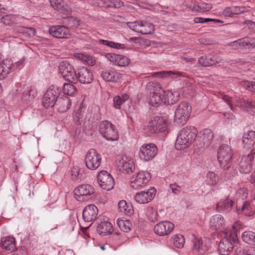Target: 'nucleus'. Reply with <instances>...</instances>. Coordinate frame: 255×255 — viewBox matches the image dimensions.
<instances>
[{
	"label": "nucleus",
	"mask_w": 255,
	"mask_h": 255,
	"mask_svg": "<svg viewBox=\"0 0 255 255\" xmlns=\"http://www.w3.org/2000/svg\"><path fill=\"white\" fill-rule=\"evenodd\" d=\"M233 155V150L228 145L222 144L219 147L218 159L220 166L224 170L223 174L228 179H231L237 173L236 170L231 166Z\"/></svg>",
	"instance_id": "nucleus-1"
},
{
	"label": "nucleus",
	"mask_w": 255,
	"mask_h": 255,
	"mask_svg": "<svg viewBox=\"0 0 255 255\" xmlns=\"http://www.w3.org/2000/svg\"><path fill=\"white\" fill-rule=\"evenodd\" d=\"M197 130L194 127H186L179 132L175 143L177 149H184L195 140L197 135Z\"/></svg>",
	"instance_id": "nucleus-2"
},
{
	"label": "nucleus",
	"mask_w": 255,
	"mask_h": 255,
	"mask_svg": "<svg viewBox=\"0 0 255 255\" xmlns=\"http://www.w3.org/2000/svg\"><path fill=\"white\" fill-rule=\"evenodd\" d=\"M146 88L150 92L149 103L150 105L158 107L165 104V101L164 100L165 91L161 88L159 84L149 82L147 84Z\"/></svg>",
	"instance_id": "nucleus-3"
},
{
	"label": "nucleus",
	"mask_w": 255,
	"mask_h": 255,
	"mask_svg": "<svg viewBox=\"0 0 255 255\" xmlns=\"http://www.w3.org/2000/svg\"><path fill=\"white\" fill-rule=\"evenodd\" d=\"M191 109V106L187 103H180L175 111V122L179 125H184L190 116Z\"/></svg>",
	"instance_id": "nucleus-4"
},
{
	"label": "nucleus",
	"mask_w": 255,
	"mask_h": 255,
	"mask_svg": "<svg viewBox=\"0 0 255 255\" xmlns=\"http://www.w3.org/2000/svg\"><path fill=\"white\" fill-rule=\"evenodd\" d=\"M59 71L63 78L72 84L78 82V76L73 66L68 61H63L60 63Z\"/></svg>",
	"instance_id": "nucleus-5"
},
{
	"label": "nucleus",
	"mask_w": 255,
	"mask_h": 255,
	"mask_svg": "<svg viewBox=\"0 0 255 255\" xmlns=\"http://www.w3.org/2000/svg\"><path fill=\"white\" fill-rule=\"evenodd\" d=\"M169 122L164 117L156 116L148 123V128L151 133L163 132L167 130Z\"/></svg>",
	"instance_id": "nucleus-6"
},
{
	"label": "nucleus",
	"mask_w": 255,
	"mask_h": 255,
	"mask_svg": "<svg viewBox=\"0 0 255 255\" xmlns=\"http://www.w3.org/2000/svg\"><path fill=\"white\" fill-rule=\"evenodd\" d=\"M61 92V87L56 85H51L44 95L42 104L44 107H53Z\"/></svg>",
	"instance_id": "nucleus-7"
},
{
	"label": "nucleus",
	"mask_w": 255,
	"mask_h": 255,
	"mask_svg": "<svg viewBox=\"0 0 255 255\" xmlns=\"http://www.w3.org/2000/svg\"><path fill=\"white\" fill-rule=\"evenodd\" d=\"M99 132L108 140L114 141L119 138V134L115 126L108 121H104L100 123Z\"/></svg>",
	"instance_id": "nucleus-8"
},
{
	"label": "nucleus",
	"mask_w": 255,
	"mask_h": 255,
	"mask_svg": "<svg viewBox=\"0 0 255 255\" xmlns=\"http://www.w3.org/2000/svg\"><path fill=\"white\" fill-rule=\"evenodd\" d=\"M74 192L76 200L84 202L92 198V195L94 193V189L89 184H82L76 188Z\"/></svg>",
	"instance_id": "nucleus-9"
},
{
	"label": "nucleus",
	"mask_w": 255,
	"mask_h": 255,
	"mask_svg": "<svg viewBox=\"0 0 255 255\" xmlns=\"http://www.w3.org/2000/svg\"><path fill=\"white\" fill-rule=\"evenodd\" d=\"M102 157L95 149H91L86 153L85 162L88 168L91 170L97 169L101 163Z\"/></svg>",
	"instance_id": "nucleus-10"
},
{
	"label": "nucleus",
	"mask_w": 255,
	"mask_h": 255,
	"mask_svg": "<svg viewBox=\"0 0 255 255\" xmlns=\"http://www.w3.org/2000/svg\"><path fill=\"white\" fill-rule=\"evenodd\" d=\"M151 178L148 172L140 171L131 178L130 186L135 190H138L146 185Z\"/></svg>",
	"instance_id": "nucleus-11"
},
{
	"label": "nucleus",
	"mask_w": 255,
	"mask_h": 255,
	"mask_svg": "<svg viewBox=\"0 0 255 255\" xmlns=\"http://www.w3.org/2000/svg\"><path fill=\"white\" fill-rule=\"evenodd\" d=\"M97 180L99 185L103 189L109 191L114 188V178L107 171H101L97 176Z\"/></svg>",
	"instance_id": "nucleus-12"
},
{
	"label": "nucleus",
	"mask_w": 255,
	"mask_h": 255,
	"mask_svg": "<svg viewBox=\"0 0 255 255\" xmlns=\"http://www.w3.org/2000/svg\"><path fill=\"white\" fill-rule=\"evenodd\" d=\"M116 162L119 170L125 174H130L133 172V169H134L133 161L126 156H118Z\"/></svg>",
	"instance_id": "nucleus-13"
},
{
	"label": "nucleus",
	"mask_w": 255,
	"mask_h": 255,
	"mask_svg": "<svg viewBox=\"0 0 255 255\" xmlns=\"http://www.w3.org/2000/svg\"><path fill=\"white\" fill-rule=\"evenodd\" d=\"M157 149L153 143L143 144L140 148L139 155L140 158L145 161L152 159L157 154Z\"/></svg>",
	"instance_id": "nucleus-14"
},
{
	"label": "nucleus",
	"mask_w": 255,
	"mask_h": 255,
	"mask_svg": "<svg viewBox=\"0 0 255 255\" xmlns=\"http://www.w3.org/2000/svg\"><path fill=\"white\" fill-rule=\"evenodd\" d=\"M254 154H255V147L252 149L251 153L247 156L245 155L242 157L239 164V169L241 172L247 174L252 171Z\"/></svg>",
	"instance_id": "nucleus-15"
},
{
	"label": "nucleus",
	"mask_w": 255,
	"mask_h": 255,
	"mask_svg": "<svg viewBox=\"0 0 255 255\" xmlns=\"http://www.w3.org/2000/svg\"><path fill=\"white\" fill-rule=\"evenodd\" d=\"M156 193V189L152 187L146 191H141L136 193L134 196L135 200L139 204L147 203L151 201Z\"/></svg>",
	"instance_id": "nucleus-16"
},
{
	"label": "nucleus",
	"mask_w": 255,
	"mask_h": 255,
	"mask_svg": "<svg viewBox=\"0 0 255 255\" xmlns=\"http://www.w3.org/2000/svg\"><path fill=\"white\" fill-rule=\"evenodd\" d=\"M229 45L237 48L239 47L254 48L255 47V38L245 37L230 42Z\"/></svg>",
	"instance_id": "nucleus-17"
},
{
	"label": "nucleus",
	"mask_w": 255,
	"mask_h": 255,
	"mask_svg": "<svg viewBox=\"0 0 255 255\" xmlns=\"http://www.w3.org/2000/svg\"><path fill=\"white\" fill-rule=\"evenodd\" d=\"M174 224L168 221L161 222L154 227L155 233L159 236L169 234L174 229Z\"/></svg>",
	"instance_id": "nucleus-18"
},
{
	"label": "nucleus",
	"mask_w": 255,
	"mask_h": 255,
	"mask_svg": "<svg viewBox=\"0 0 255 255\" xmlns=\"http://www.w3.org/2000/svg\"><path fill=\"white\" fill-rule=\"evenodd\" d=\"M49 33L53 36L58 38H68L70 35L68 28L63 25L51 27L49 29Z\"/></svg>",
	"instance_id": "nucleus-19"
},
{
	"label": "nucleus",
	"mask_w": 255,
	"mask_h": 255,
	"mask_svg": "<svg viewBox=\"0 0 255 255\" xmlns=\"http://www.w3.org/2000/svg\"><path fill=\"white\" fill-rule=\"evenodd\" d=\"M97 207L93 204L87 206L83 211V218L85 222H91L95 220L98 214Z\"/></svg>",
	"instance_id": "nucleus-20"
},
{
	"label": "nucleus",
	"mask_w": 255,
	"mask_h": 255,
	"mask_svg": "<svg viewBox=\"0 0 255 255\" xmlns=\"http://www.w3.org/2000/svg\"><path fill=\"white\" fill-rule=\"evenodd\" d=\"M220 57L212 54L202 56L198 59V63L204 67H209L221 62Z\"/></svg>",
	"instance_id": "nucleus-21"
},
{
	"label": "nucleus",
	"mask_w": 255,
	"mask_h": 255,
	"mask_svg": "<svg viewBox=\"0 0 255 255\" xmlns=\"http://www.w3.org/2000/svg\"><path fill=\"white\" fill-rule=\"evenodd\" d=\"M86 84H90L93 81L92 72L87 68L83 67L79 70L78 82Z\"/></svg>",
	"instance_id": "nucleus-22"
},
{
	"label": "nucleus",
	"mask_w": 255,
	"mask_h": 255,
	"mask_svg": "<svg viewBox=\"0 0 255 255\" xmlns=\"http://www.w3.org/2000/svg\"><path fill=\"white\" fill-rule=\"evenodd\" d=\"M213 132L210 129H205L203 131L202 135L199 139L202 142L199 144V147L205 148L208 147L213 138Z\"/></svg>",
	"instance_id": "nucleus-23"
},
{
	"label": "nucleus",
	"mask_w": 255,
	"mask_h": 255,
	"mask_svg": "<svg viewBox=\"0 0 255 255\" xmlns=\"http://www.w3.org/2000/svg\"><path fill=\"white\" fill-rule=\"evenodd\" d=\"M12 62L10 59H5L0 62V80L5 78L9 73Z\"/></svg>",
	"instance_id": "nucleus-24"
},
{
	"label": "nucleus",
	"mask_w": 255,
	"mask_h": 255,
	"mask_svg": "<svg viewBox=\"0 0 255 255\" xmlns=\"http://www.w3.org/2000/svg\"><path fill=\"white\" fill-rule=\"evenodd\" d=\"M210 224L213 230H221L225 225L224 218L220 215H215L210 220Z\"/></svg>",
	"instance_id": "nucleus-25"
},
{
	"label": "nucleus",
	"mask_w": 255,
	"mask_h": 255,
	"mask_svg": "<svg viewBox=\"0 0 255 255\" xmlns=\"http://www.w3.org/2000/svg\"><path fill=\"white\" fill-rule=\"evenodd\" d=\"M234 246L227 239H223L219 243L218 250L221 255H228Z\"/></svg>",
	"instance_id": "nucleus-26"
},
{
	"label": "nucleus",
	"mask_w": 255,
	"mask_h": 255,
	"mask_svg": "<svg viewBox=\"0 0 255 255\" xmlns=\"http://www.w3.org/2000/svg\"><path fill=\"white\" fill-rule=\"evenodd\" d=\"M98 233L102 236H106L113 232L112 224L109 222H103L99 224L97 228Z\"/></svg>",
	"instance_id": "nucleus-27"
},
{
	"label": "nucleus",
	"mask_w": 255,
	"mask_h": 255,
	"mask_svg": "<svg viewBox=\"0 0 255 255\" xmlns=\"http://www.w3.org/2000/svg\"><path fill=\"white\" fill-rule=\"evenodd\" d=\"M101 76L105 81L108 82H115L122 78L121 74L108 70L102 71Z\"/></svg>",
	"instance_id": "nucleus-28"
},
{
	"label": "nucleus",
	"mask_w": 255,
	"mask_h": 255,
	"mask_svg": "<svg viewBox=\"0 0 255 255\" xmlns=\"http://www.w3.org/2000/svg\"><path fill=\"white\" fill-rule=\"evenodd\" d=\"M21 100L24 102H27L32 100L36 95L37 92L35 88L32 87L23 88Z\"/></svg>",
	"instance_id": "nucleus-29"
},
{
	"label": "nucleus",
	"mask_w": 255,
	"mask_h": 255,
	"mask_svg": "<svg viewBox=\"0 0 255 255\" xmlns=\"http://www.w3.org/2000/svg\"><path fill=\"white\" fill-rule=\"evenodd\" d=\"M57 103L55 104L57 107L59 112L63 113L66 112L70 107L71 105V100L68 97L59 98L57 100Z\"/></svg>",
	"instance_id": "nucleus-30"
},
{
	"label": "nucleus",
	"mask_w": 255,
	"mask_h": 255,
	"mask_svg": "<svg viewBox=\"0 0 255 255\" xmlns=\"http://www.w3.org/2000/svg\"><path fill=\"white\" fill-rule=\"evenodd\" d=\"M179 93L177 91H167L164 94L165 104L173 105L179 100Z\"/></svg>",
	"instance_id": "nucleus-31"
},
{
	"label": "nucleus",
	"mask_w": 255,
	"mask_h": 255,
	"mask_svg": "<svg viewBox=\"0 0 255 255\" xmlns=\"http://www.w3.org/2000/svg\"><path fill=\"white\" fill-rule=\"evenodd\" d=\"M243 142L245 147L250 148L255 143V131L250 130L245 133L243 136Z\"/></svg>",
	"instance_id": "nucleus-32"
},
{
	"label": "nucleus",
	"mask_w": 255,
	"mask_h": 255,
	"mask_svg": "<svg viewBox=\"0 0 255 255\" xmlns=\"http://www.w3.org/2000/svg\"><path fill=\"white\" fill-rule=\"evenodd\" d=\"M233 204V201L228 198L222 200L217 203V210L218 212L229 211L232 209Z\"/></svg>",
	"instance_id": "nucleus-33"
},
{
	"label": "nucleus",
	"mask_w": 255,
	"mask_h": 255,
	"mask_svg": "<svg viewBox=\"0 0 255 255\" xmlns=\"http://www.w3.org/2000/svg\"><path fill=\"white\" fill-rule=\"evenodd\" d=\"M156 77L176 78L179 77L183 76V73L179 72L174 71H161L155 73L153 75Z\"/></svg>",
	"instance_id": "nucleus-34"
},
{
	"label": "nucleus",
	"mask_w": 255,
	"mask_h": 255,
	"mask_svg": "<svg viewBox=\"0 0 255 255\" xmlns=\"http://www.w3.org/2000/svg\"><path fill=\"white\" fill-rule=\"evenodd\" d=\"M239 107L244 109H250L255 113V102L249 101L248 100L240 99L237 102Z\"/></svg>",
	"instance_id": "nucleus-35"
},
{
	"label": "nucleus",
	"mask_w": 255,
	"mask_h": 255,
	"mask_svg": "<svg viewBox=\"0 0 255 255\" xmlns=\"http://www.w3.org/2000/svg\"><path fill=\"white\" fill-rule=\"evenodd\" d=\"M1 247L7 251L14 250L15 248V239L12 237H7L4 241L1 242Z\"/></svg>",
	"instance_id": "nucleus-36"
},
{
	"label": "nucleus",
	"mask_w": 255,
	"mask_h": 255,
	"mask_svg": "<svg viewBox=\"0 0 255 255\" xmlns=\"http://www.w3.org/2000/svg\"><path fill=\"white\" fill-rule=\"evenodd\" d=\"M154 30V25L146 21H141L139 33L142 34H149Z\"/></svg>",
	"instance_id": "nucleus-37"
},
{
	"label": "nucleus",
	"mask_w": 255,
	"mask_h": 255,
	"mask_svg": "<svg viewBox=\"0 0 255 255\" xmlns=\"http://www.w3.org/2000/svg\"><path fill=\"white\" fill-rule=\"evenodd\" d=\"M51 6L65 15L68 14V10L64 7L62 0H49Z\"/></svg>",
	"instance_id": "nucleus-38"
},
{
	"label": "nucleus",
	"mask_w": 255,
	"mask_h": 255,
	"mask_svg": "<svg viewBox=\"0 0 255 255\" xmlns=\"http://www.w3.org/2000/svg\"><path fill=\"white\" fill-rule=\"evenodd\" d=\"M243 241L250 245H255V233L252 231H245L242 235Z\"/></svg>",
	"instance_id": "nucleus-39"
},
{
	"label": "nucleus",
	"mask_w": 255,
	"mask_h": 255,
	"mask_svg": "<svg viewBox=\"0 0 255 255\" xmlns=\"http://www.w3.org/2000/svg\"><path fill=\"white\" fill-rule=\"evenodd\" d=\"M128 99V96L127 94H124L121 97L119 96H115L114 98V106L116 109H120L122 105L127 101Z\"/></svg>",
	"instance_id": "nucleus-40"
},
{
	"label": "nucleus",
	"mask_w": 255,
	"mask_h": 255,
	"mask_svg": "<svg viewBox=\"0 0 255 255\" xmlns=\"http://www.w3.org/2000/svg\"><path fill=\"white\" fill-rule=\"evenodd\" d=\"M189 8L192 10L204 12L209 11L212 8V6L211 4L203 3L201 5H197L196 6H190Z\"/></svg>",
	"instance_id": "nucleus-41"
},
{
	"label": "nucleus",
	"mask_w": 255,
	"mask_h": 255,
	"mask_svg": "<svg viewBox=\"0 0 255 255\" xmlns=\"http://www.w3.org/2000/svg\"><path fill=\"white\" fill-rule=\"evenodd\" d=\"M118 207L119 210L126 215H129L132 213L131 207L127 205V202L125 200L120 201L118 203Z\"/></svg>",
	"instance_id": "nucleus-42"
},
{
	"label": "nucleus",
	"mask_w": 255,
	"mask_h": 255,
	"mask_svg": "<svg viewBox=\"0 0 255 255\" xmlns=\"http://www.w3.org/2000/svg\"><path fill=\"white\" fill-rule=\"evenodd\" d=\"M62 88L63 94L69 96L73 95L77 90L75 86L70 83H64Z\"/></svg>",
	"instance_id": "nucleus-43"
},
{
	"label": "nucleus",
	"mask_w": 255,
	"mask_h": 255,
	"mask_svg": "<svg viewBox=\"0 0 255 255\" xmlns=\"http://www.w3.org/2000/svg\"><path fill=\"white\" fill-rule=\"evenodd\" d=\"M172 242L174 246L177 248L183 247L185 239L181 235H176L172 237Z\"/></svg>",
	"instance_id": "nucleus-44"
},
{
	"label": "nucleus",
	"mask_w": 255,
	"mask_h": 255,
	"mask_svg": "<svg viewBox=\"0 0 255 255\" xmlns=\"http://www.w3.org/2000/svg\"><path fill=\"white\" fill-rule=\"evenodd\" d=\"M17 16L12 14H6L1 17V21L6 25H11L15 23Z\"/></svg>",
	"instance_id": "nucleus-45"
},
{
	"label": "nucleus",
	"mask_w": 255,
	"mask_h": 255,
	"mask_svg": "<svg viewBox=\"0 0 255 255\" xmlns=\"http://www.w3.org/2000/svg\"><path fill=\"white\" fill-rule=\"evenodd\" d=\"M117 225L124 232H128L130 230L131 224L129 221L119 219L117 221Z\"/></svg>",
	"instance_id": "nucleus-46"
},
{
	"label": "nucleus",
	"mask_w": 255,
	"mask_h": 255,
	"mask_svg": "<svg viewBox=\"0 0 255 255\" xmlns=\"http://www.w3.org/2000/svg\"><path fill=\"white\" fill-rule=\"evenodd\" d=\"M146 215L149 221L151 222H155L157 221V211L152 207H148L146 211Z\"/></svg>",
	"instance_id": "nucleus-47"
},
{
	"label": "nucleus",
	"mask_w": 255,
	"mask_h": 255,
	"mask_svg": "<svg viewBox=\"0 0 255 255\" xmlns=\"http://www.w3.org/2000/svg\"><path fill=\"white\" fill-rule=\"evenodd\" d=\"M129 59L126 56L122 55H119L116 64L120 66L124 67L128 66L129 64Z\"/></svg>",
	"instance_id": "nucleus-48"
},
{
	"label": "nucleus",
	"mask_w": 255,
	"mask_h": 255,
	"mask_svg": "<svg viewBox=\"0 0 255 255\" xmlns=\"http://www.w3.org/2000/svg\"><path fill=\"white\" fill-rule=\"evenodd\" d=\"M79 20L73 17H69L66 20V23L69 27L77 28L79 25Z\"/></svg>",
	"instance_id": "nucleus-49"
},
{
	"label": "nucleus",
	"mask_w": 255,
	"mask_h": 255,
	"mask_svg": "<svg viewBox=\"0 0 255 255\" xmlns=\"http://www.w3.org/2000/svg\"><path fill=\"white\" fill-rule=\"evenodd\" d=\"M246 216H250L253 214V212L251 211L250 204L248 202H245L243 204L241 211Z\"/></svg>",
	"instance_id": "nucleus-50"
},
{
	"label": "nucleus",
	"mask_w": 255,
	"mask_h": 255,
	"mask_svg": "<svg viewBox=\"0 0 255 255\" xmlns=\"http://www.w3.org/2000/svg\"><path fill=\"white\" fill-rule=\"evenodd\" d=\"M207 178L209 184L214 185L217 183L218 178L215 173L213 172H208L207 174Z\"/></svg>",
	"instance_id": "nucleus-51"
},
{
	"label": "nucleus",
	"mask_w": 255,
	"mask_h": 255,
	"mask_svg": "<svg viewBox=\"0 0 255 255\" xmlns=\"http://www.w3.org/2000/svg\"><path fill=\"white\" fill-rule=\"evenodd\" d=\"M141 21H134L127 23V25L129 28L132 30L138 32L140 28Z\"/></svg>",
	"instance_id": "nucleus-52"
},
{
	"label": "nucleus",
	"mask_w": 255,
	"mask_h": 255,
	"mask_svg": "<svg viewBox=\"0 0 255 255\" xmlns=\"http://www.w3.org/2000/svg\"><path fill=\"white\" fill-rule=\"evenodd\" d=\"M224 239H227L233 246L234 244L237 243L238 241V237L235 233H226V237Z\"/></svg>",
	"instance_id": "nucleus-53"
},
{
	"label": "nucleus",
	"mask_w": 255,
	"mask_h": 255,
	"mask_svg": "<svg viewBox=\"0 0 255 255\" xmlns=\"http://www.w3.org/2000/svg\"><path fill=\"white\" fill-rule=\"evenodd\" d=\"M80 170L78 167H74L71 170V175L73 180L81 178L82 174L79 173Z\"/></svg>",
	"instance_id": "nucleus-54"
},
{
	"label": "nucleus",
	"mask_w": 255,
	"mask_h": 255,
	"mask_svg": "<svg viewBox=\"0 0 255 255\" xmlns=\"http://www.w3.org/2000/svg\"><path fill=\"white\" fill-rule=\"evenodd\" d=\"M82 105H80L75 113V116L77 118L76 123L79 124L80 120L82 119L83 116V111Z\"/></svg>",
	"instance_id": "nucleus-55"
},
{
	"label": "nucleus",
	"mask_w": 255,
	"mask_h": 255,
	"mask_svg": "<svg viewBox=\"0 0 255 255\" xmlns=\"http://www.w3.org/2000/svg\"><path fill=\"white\" fill-rule=\"evenodd\" d=\"M28 30H29L30 32H31L32 35H34V29L33 28H28L25 27H18L16 29V31L19 33H27Z\"/></svg>",
	"instance_id": "nucleus-56"
},
{
	"label": "nucleus",
	"mask_w": 255,
	"mask_h": 255,
	"mask_svg": "<svg viewBox=\"0 0 255 255\" xmlns=\"http://www.w3.org/2000/svg\"><path fill=\"white\" fill-rule=\"evenodd\" d=\"M193 243V250H198L200 247L202 246V243L200 241V240L197 238H195L192 241Z\"/></svg>",
	"instance_id": "nucleus-57"
},
{
	"label": "nucleus",
	"mask_w": 255,
	"mask_h": 255,
	"mask_svg": "<svg viewBox=\"0 0 255 255\" xmlns=\"http://www.w3.org/2000/svg\"><path fill=\"white\" fill-rule=\"evenodd\" d=\"M118 56L119 55L118 54L109 53L106 56L108 59H109L110 61L114 62L115 64H116Z\"/></svg>",
	"instance_id": "nucleus-58"
},
{
	"label": "nucleus",
	"mask_w": 255,
	"mask_h": 255,
	"mask_svg": "<svg viewBox=\"0 0 255 255\" xmlns=\"http://www.w3.org/2000/svg\"><path fill=\"white\" fill-rule=\"evenodd\" d=\"M170 188L172 190L173 193L175 194L179 193L181 190V187L177 185L176 184H170Z\"/></svg>",
	"instance_id": "nucleus-59"
},
{
	"label": "nucleus",
	"mask_w": 255,
	"mask_h": 255,
	"mask_svg": "<svg viewBox=\"0 0 255 255\" xmlns=\"http://www.w3.org/2000/svg\"><path fill=\"white\" fill-rule=\"evenodd\" d=\"M74 56L77 58L81 60L82 61L86 62V59H87V57L88 55H86L84 53H76L74 54Z\"/></svg>",
	"instance_id": "nucleus-60"
},
{
	"label": "nucleus",
	"mask_w": 255,
	"mask_h": 255,
	"mask_svg": "<svg viewBox=\"0 0 255 255\" xmlns=\"http://www.w3.org/2000/svg\"><path fill=\"white\" fill-rule=\"evenodd\" d=\"M74 56L77 58L81 60L82 61L86 62V59H87V57L88 55H86L84 53H76L74 54Z\"/></svg>",
	"instance_id": "nucleus-61"
},
{
	"label": "nucleus",
	"mask_w": 255,
	"mask_h": 255,
	"mask_svg": "<svg viewBox=\"0 0 255 255\" xmlns=\"http://www.w3.org/2000/svg\"><path fill=\"white\" fill-rule=\"evenodd\" d=\"M233 10V7H228L226 8L223 12V14L225 16H232L233 14H234Z\"/></svg>",
	"instance_id": "nucleus-62"
},
{
	"label": "nucleus",
	"mask_w": 255,
	"mask_h": 255,
	"mask_svg": "<svg viewBox=\"0 0 255 255\" xmlns=\"http://www.w3.org/2000/svg\"><path fill=\"white\" fill-rule=\"evenodd\" d=\"M109 46L117 49H124L125 48V46L124 44L116 43L113 41L111 42V44Z\"/></svg>",
	"instance_id": "nucleus-63"
},
{
	"label": "nucleus",
	"mask_w": 255,
	"mask_h": 255,
	"mask_svg": "<svg viewBox=\"0 0 255 255\" xmlns=\"http://www.w3.org/2000/svg\"><path fill=\"white\" fill-rule=\"evenodd\" d=\"M245 8L244 7L236 6L233 7V10L234 14H238L243 13L245 11Z\"/></svg>",
	"instance_id": "nucleus-64"
}]
</instances>
